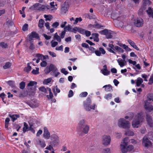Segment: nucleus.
I'll use <instances>...</instances> for the list:
<instances>
[{
	"label": "nucleus",
	"instance_id": "nucleus-1",
	"mask_svg": "<svg viewBox=\"0 0 153 153\" xmlns=\"http://www.w3.org/2000/svg\"><path fill=\"white\" fill-rule=\"evenodd\" d=\"M143 115L142 113L138 114L135 117L132 122V126L134 128H137L138 125L143 122Z\"/></svg>",
	"mask_w": 153,
	"mask_h": 153
},
{
	"label": "nucleus",
	"instance_id": "nucleus-2",
	"mask_svg": "<svg viewBox=\"0 0 153 153\" xmlns=\"http://www.w3.org/2000/svg\"><path fill=\"white\" fill-rule=\"evenodd\" d=\"M118 125L119 126L123 128H129L130 126V123L129 122L123 118H120L119 119Z\"/></svg>",
	"mask_w": 153,
	"mask_h": 153
},
{
	"label": "nucleus",
	"instance_id": "nucleus-3",
	"mask_svg": "<svg viewBox=\"0 0 153 153\" xmlns=\"http://www.w3.org/2000/svg\"><path fill=\"white\" fill-rule=\"evenodd\" d=\"M91 100L89 97L84 101V106L87 111H89L91 109H94L95 105H91Z\"/></svg>",
	"mask_w": 153,
	"mask_h": 153
},
{
	"label": "nucleus",
	"instance_id": "nucleus-4",
	"mask_svg": "<svg viewBox=\"0 0 153 153\" xmlns=\"http://www.w3.org/2000/svg\"><path fill=\"white\" fill-rule=\"evenodd\" d=\"M111 141L110 136L104 135L102 136V144L105 146L109 145Z\"/></svg>",
	"mask_w": 153,
	"mask_h": 153
},
{
	"label": "nucleus",
	"instance_id": "nucleus-5",
	"mask_svg": "<svg viewBox=\"0 0 153 153\" xmlns=\"http://www.w3.org/2000/svg\"><path fill=\"white\" fill-rule=\"evenodd\" d=\"M120 149L122 152L123 153H126L127 152H129L131 151L134 148L133 146L129 145L126 146L123 144H121L120 145Z\"/></svg>",
	"mask_w": 153,
	"mask_h": 153
},
{
	"label": "nucleus",
	"instance_id": "nucleus-6",
	"mask_svg": "<svg viewBox=\"0 0 153 153\" xmlns=\"http://www.w3.org/2000/svg\"><path fill=\"white\" fill-rule=\"evenodd\" d=\"M142 144L146 147H148L152 145L151 142L148 139L146 136H144L143 138Z\"/></svg>",
	"mask_w": 153,
	"mask_h": 153
},
{
	"label": "nucleus",
	"instance_id": "nucleus-7",
	"mask_svg": "<svg viewBox=\"0 0 153 153\" xmlns=\"http://www.w3.org/2000/svg\"><path fill=\"white\" fill-rule=\"evenodd\" d=\"M143 24V20L141 18H137L134 20V24L137 27H142Z\"/></svg>",
	"mask_w": 153,
	"mask_h": 153
},
{
	"label": "nucleus",
	"instance_id": "nucleus-8",
	"mask_svg": "<svg viewBox=\"0 0 153 153\" xmlns=\"http://www.w3.org/2000/svg\"><path fill=\"white\" fill-rule=\"evenodd\" d=\"M69 4L68 2H65L62 6L61 11L62 13H65L67 11L69 8Z\"/></svg>",
	"mask_w": 153,
	"mask_h": 153
},
{
	"label": "nucleus",
	"instance_id": "nucleus-9",
	"mask_svg": "<svg viewBox=\"0 0 153 153\" xmlns=\"http://www.w3.org/2000/svg\"><path fill=\"white\" fill-rule=\"evenodd\" d=\"M29 105L30 107L32 108H35L38 106L39 104L37 102L36 100L32 97Z\"/></svg>",
	"mask_w": 153,
	"mask_h": 153
},
{
	"label": "nucleus",
	"instance_id": "nucleus-10",
	"mask_svg": "<svg viewBox=\"0 0 153 153\" xmlns=\"http://www.w3.org/2000/svg\"><path fill=\"white\" fill-rule=\"evenodd\" d=\"M39 90L45 93H48V92H49V96H53V94L51 92V89L49 88H45L44 87H42L39 88Z\"/></svg>",
	"mask_w": 153,
	"mask_h": 153
},
{
	"label": "nucleus",
	"instance_id": "nucleus-11",
	"mask_svg": "<svg viewBox=\"0 0 153 153\" xmlns=\"http://www.w3.org/2000/svg\"><path fill=\"white\" fill-rule=\"evenodd\" d=\"M120 15L118 12H113L111 14V17L115 21L120 19Z\"/></svg>",
	"mask_w": 153,
	"mask_h": 153
},
{
	"label": "nucleus",
	"instance_id": "nucleus-12",
	"mask_svg": "<svg viewBox=\"0 0 153 153\" xmlns=\"http://www.w3.org/2000/svg\"><path fill=\"white\" fill-rule=\"evenodd\" d=\"M109 30L108 29H105L103 30L100 31L99 33L102 35H103L106 36V38L107 39H111V35H110L109 36L108 35V31Z\"/></svg>",
	"mask_w": 153,
	"mask_h": 153
},
{
	"label": "nucleus",
	"instance_id": "nucleus-13",
	"mask_svg": "<svg viewBox=\"0 0 153 153\" xmlns=\"http://www.w3.org/2000/svg\"><path fill=\"white\" fill-rule=\"evenodd\" d=\"M146 120L148 124L150 127H152L153 126V121L152 119V117L149 115L146 114Z\"/></svg>",
	"mask_w": 153,
	"mask_h": 153
},
{
	"label": "nucleus",
	"instance_id": "nucleus-14",
	"mask_svg": "<svg viewBox=\"0 0 153 153\" xmlns=\"http://www.w3.org/2000/svg\"><path fill=\"white\" fill-rule=\"evenodd\" d=\"M43 135L44 137L47 139H49L50 137V133L47 129L46 127L44 128V131Z\"/></svg>",
	"mask_w": 153,
	"mask_h": 153
},
{
	"label": "nucleus",
	"instance_id": "nucleus-15",
	"mask_svg": "<svg viewBox=\"0 0 153 153\" xmlns=\"http://www.w3.org/2000/svg\"><path fill=\"white\" fill-rule=\"evenodd\" d=\"M108 46L109 47V48H107V50L109 52L115 54L116 53L114 51L115 49L114 48L115 47L114 46V45L112 44H109L108 45Z\"/></svg>",
	"mask_w": 153,
	"mask_h": 153
},
{
	"label": "nucleus",
	"instance_id": "nucleus-16",
	"mask_svg": "<svg viewBox=\"0 0 153 153\" xmlns=\"http://www.w3.org/2000/svg\"><path fill=\"white\" fill-rule=\"evenodd\" d=\"M153 97L150 96V97H147L146 100L144 101V105H145L146 103V104L149 105L150 103L152 102L153 101Z\"/></svg>",
	"mask_w": 153,
	"mask_h": 153
},
{
	"label": "nucleus",
	"instance_id": "nucleus-17",
	"mask_svg": "<svg viewBox=\"0 0 153 153\" xmlns=\"http://www.w3.org/2000/svg\"><path fill=\"white\" fill-rule=\"evenodd\" d=\"M144 106L145 108L147 111L150 112L153 110L152 106L150 104H146V103L145 105H144Z\"/></svg>",
	"mask_w": 153,
	"mask_h": 153
},
{
	"label": "nucleus",
	"instance_id": "nucleus-18",
	"mask_svg": "<svg viewBox=\"0 0 153 153\" xmlns=\"http://www.w3.org/2000/svg\"><path fill=\"white\" fill-rule=\"evenodd\" d=\"M146 8V7L145 6H142L141 8L139 10L138 12V15L140 16L143 15L144 13V11Z\"/></svg>",
	"mask_w": 153,
	"mask_h": 153
},
{
	"label": "nucleus",
	"instance_id": "nucleus-19",
	"mask_svg": "<svg viewBox=\"0 0 153 153\" xmlns=\"http://www.w3.org/2000/svg\"><path fill=\"white\" fill-rule=\"evenodd\" d=\"M12 65V63L9 62H6L3 66V68L5 70L10 68Z\"/></svg>",
	"mask_w": 153,
	"mask_h": 153
},
{
	"label": "nucleus",
	"instance_id": "nucleus-20",
	"mask_svg": "<svg viewBox=\"0 0 153 153\" xmlns=\"http://www.w3.org/2000/svg\"><path fill=\"white\" fill-rule=\"evenodd\" d=\"M81 128H83L82 132L85 134H87L88 131L89 127V126L87 125H85V126H83Z\"/></svg>",
	"mask_w": 153,
	"mask_h": 153
},
{
	"label": "nucleus",
	"instance_id": "nucleus-21",
	"mask_svg": "<svg viewBox=\"0 0 153 153\" xmlns=\"http://www.w3.org/2000/svg\"><path fill=\"white\" fill-rule=\"evenodd\" d=\"M146 11L149 17L153 19V13L152 8L150 7H149L148 10H147Z\"/></svg>",
	"mask_w": 153,
	"mask_h": 153
},
{
	"label": "nucleus",
	"instance_id": "nucleus-22",
	"mask_svg": "<svg viewBox=\"0 0 153 153\" xmlns=\"http://www.w3.org/2000/svg\"><path fill=\"white\" fill-rule=\"evenodd\" d=\"M128 42L131 45V46H132L133 48H135L136 50H139V49L136 46V45H135V43L134 42L132 41V40L128 39Z\"/></svg>",
	"mask_w": 153,
	"mask_h": 153
},
{
	"label": "nucleus",
	"instance_id": "nucleus-23",
	"mask_svg": "<svg viewBox=\"0 0 153 153\" xmlns=\"http://www.w3.org/2000/svg\"><path fill=\"white\" fill-rule=\"evenodd\" d=\"M120 20V19H119L117 21H115V22L117 27H122L123 25V23L121 21H119Z\"/></svg>",
	"mask_w": 153,
	"mask_h": 153
},
{
	"label": "nucleus",
	"instance_id": "nucleus-24",
	"mask_svg": "<svg viewBox=\"0 0 153 153\" xmlns=\"http://www.w3.org/2000/svg\"><path fill=\"white\" fill-rule=\"evenodd\" d=\"M39 37V36L38 34L35 32H33L30 34L29 36V38L30 39L32 40V39L33 38H38Z\"/></svg>",
	"mask_w": 153,
	"mask_h": 153
},
{
	"label": "nucleus",
	"instance_id": "nucleus-25",
	"mask_svg": "<svg viewBox=\"0 0 153 153\" xmlns=\"http://www.w3.org/2000/svg\"><path fill=\"white\" fill-rule=\"evenodd\" d=\"M133 117V113L132 112H130L125 117V118L126 119H129V120H132Z\"/></svg>",
	"mask_w": 153,
	"mask_h": 153
},
{
	"label": "nucleus",
	"instance_id": "nucleus-26",
	"mask_svg": "<svg viewBox=\"0 0 153 153\" xmlns=\"http://www.w3.org/2000/svg\"><path fill=\"white\" fill-rule=\"evenodd\" d=\"M103 88H105V90L107 91H110L112 90V87L111 85H108L104 86Z\"/></svg>",
	"mask_w": 153,
	"mask_h": 153
},
{
	"label": "nucleus",
	"instance_id": "nucleus-27",
	"mask_svg": "<svg viewBox=\"0 0 153 153\" xmlns=\"http://www.w3.org/2000/svg\"><path fill=\"white\" fill-rule=\"evenodd\" d=\"M36 57L38 58V59H41L42 60H43L45 59L46 58L45 56H44L43 55H42L38 53L36 55Z\"/></svg>",
	"mask_w": 153,
	"mask_h": 153
},
{
	"label": "nucleus",
	"instance_id": "nucleus-28",
	"mask_svg": "<svg viewBox=\"0 0 153 153\" xmlns=\"http://www.w3.org/2000/svg\"><path fill=\"white\" fill-rule=\"evenodd\" d=\"M9 117L12 118L13 121V122L14 120L17 119V118L19 117V115L18 114L10 115Z\"/></svg>",
	"mask_w": 153,
	"mask_h": 153
},
{
	"label": "nucleus",
	"instance_id": "nucleus-29",
	"mask_svg": "<svg viewBox=\"0 0 153 153\" xmlns=\"http://www.w3.org/2000/svg\"><path fill=\"white\" fill-rule=\"evenodd\" d=\"M101 71L102 73L105 75H108L110 72L106 68H103Z\"/></svg>",
	"mask_w": 153,
	"mask_h": 153
},
{
	"label": "nucleus",
	"instance_id": "nucleus-30",
	"mask_svg": "<svg viewBox=\"0 0 153 153\" xmlns=\"http://www.w3.org/2000/svg\"><path fill=\"white\" fill-rule=\"evenodd\" d=\"M13 96H0L1 98L2 99L5 103H6V101H9L8 99L10 97H12Z\"/></svg>",
	"mask_w": 153,
	"mask_h": 153
},
{
	"label": "nucleus",
	"instance_id": "nucleus-31",
	"mask_svg": "<svg viewBox=\"0 0 153 153\" xmlns=\"http://www.w3.org/2000/svg\"><path fill=\"white\" fill-rule=\"evenodd\" d=\"M143 81L142 79L140 78H138L136 82L137 86H139L141 84V83L143 82Z\"/></svg>",
	"mask_w": 153,
	"mask_h": 153
},
{
	"label": "nucleus",
	"instance_id": "nucleus-32",
	"mask_svg": "<svg viewBox=\"0 0 153 153\" xmlns=\"http://www.w3.org/2000/svg\"><path fill=\"white\" fill-rule=\"evenodd\" d=\"M53 90L55 95H56L57 93L60 92V90L58 88L57 86H56L55 88H53Z\"/></svg>",
	"mask_w": 153,
	"mask_h": 153
},
{
	"label": "nucleus",
	"instance_id": "nucleus-33",
	"mask_svg": "<svg viewBox=\"0 0 153 153\" xmlns=\"http://www.w3.org/2000/svg\"><path fill=\"white\" fill-rule=\"evenodd\" d=\"M44 23L45 21L43 19H40L39 21L38 26L40 28L42 27H43Z\"/></svg>",
	"mask_w": 153,
	"mask_h": 153
},
{
	"label": "nucleus",
	"instance_id": "nucleus-34",
	"mask_svg": "<svg viewBox=\"0 0 153 153\" xmlns=\"http://www.w3.org/2000/svg\"><path fill=\"white\" fill-rule=\"evenodd\" d=\"M128 142V138L126 137L123 139V142L121 144H123V145H124L125 146H127Z\"/></svg>",
	"mask_w": 153,
	"mask_h": 153
},
{
	"label": "nucleus",
	"instance_id": "nucleus-35",
	"mask_svg": "<svg viewBox=\"0 0 153 153\" xmlns=\"http://www.w3.org/2000/svg\"><path fill=\"white\" fill-rule=\"evenodd\" d=\"M44 17L45 18V20L46 21H51L53 19L52 16L51 15H44Z\"/></svg>",
	"mask_w": 153,
	"mask_h": 153
},
{
	"label": "nucleus",
	"instance_id": "nucleus-36",
	"mask_svg": "<svg viewBox=\"0 0 153 153\" xmlns=\"http://www.w3.org/2000/svg\"><path fill=\"white\" fill-rule=\"evenodd\" d=\"M7 83L12 88H13L16 87L15 83L14 81L11 80H10Z\"/></svg>",
	"mask_w": 153,
	"mask_h": 153
},
{
	"label": "nucleus",
	"instance_id": "nucleus-37",
	"mask_svg": "<svg viewBox=\"0 0 153 153\" xmlns=\"http://www.w3.org/2000/svg\"><path fill=\"white\" fill-rule=\"evenodd\" d=\"M125 134L128 136H133L134 135V133L130 130H128L125 133Z\"/></svg>",
	"mask_w": 153,
	"mask_h": 153
},
{
	"label": "nucleus",
	"instance_id": "nucleus-38",
	"mask_svg": "<svg viewBox=\"0 0 153 153\" xmlns=\"http://www.w3.org/2000/svg\"><path fill=\"white\" fill-rule=\"evenodd\" d=\"M85 123V120H81L79 123V128L81 129L83 126H85L84 124Z\"/></svg>",
	"mask_w": 153,
	"mask_h": 153
},
{
	"label": "nucleus",
	"instance_id": "nucleus-39",
	"mask_svg": "<svg viewBox=\"0 0 153 153\" xmlns=\"http://www.w3.org/2000/svg\"><path fill=\"white\" fill-rule=\"evenodd\" d=\"M143 3L142 6H145L146 7V5H149L151 3V1L149 0H143Z\"/></svg>",
	"mask_w": 153,
	"mask_h": 153
},
{
	"label": "nucleus",
	"instance_id": "nucleus-40",
	"mask_svg": "<svg viewBox=\"0 0 153 153\" xmlns=\"http://www.w3.org/2000/svg\"><path fill=\"white\" fill-rule=\"evenodd\" d=\"M102 153H111L110 148H107L103 149Z\"/></svg>",
	"mask_w": 153,
	"mask_h": 153
},
{
	"label": "nucleus",
	"instance_id": "nucleus-41",
	"mask_svg": "<svg viewBox=\"0 0 153 153\" xmlns=\"http://www.w3.org/2000/svg\"><path fill=\"white\" fill-rule=\"evenodd\" d=\"M19 85L20 88L23 90L24 89L25 87V82L22 81L20 83Z\"/></svg>",
	"mask_w": 153,
	"mask_h": 153
},
{
	"label": "nucleus",
	"instance_id": "nucleus-42",
	"mask_svg": "<svg viewBox=\"0 0 153 153\" xmlns=\"http://www.w3.org/2000/svg\"><path fill=\"white\" fill-rule=\"evenodd\" d=\"M114 48L116 50L119 52L121 53H123L124 52L123 50L121 48L118 47V46H115Z\"/></svg>",
	"mask_w": 153,
	"mask_h": 153
},
{
	"label": "nucleus",
	"instance_id": "nucleus-43",
	"mask_svg": "<svg viewBox=\"0 0 153 153\" xmlns=\"http://www.w3.org/2000/svg\"><path fill=\"white\" fill-rule=\"evenodd\" d=\"M54 38L59 42H60L61 41V38L60 36L57 34V33H56L54 34Z\"/></svg>",
	"mask_w": 153,
	"mask_h": 153
},
{
	"label": "nucleus",
	"instance_id": "nucleus-44",
	"mask_svg": "<svg viewBox=\"0 0 153 153\" xmlns=\"http://www.w3.org/2000/svg\"><path fill=\"white\" fill-rule=\"evenodd\" d=\"M51 79H52L51 78H49L45 79L44 80L43 83L44 84H48V83L51 82Z\"/></svg>",
	"mask_w": 153,
	"mask_h": 153
},
{
	"label": "nucleus",
	"instance_id": "nucleus-45",
	"mask_svg": "<svg viewBox=\"0 0 153 153\" xmlns=\"http://www.w3.org/2000/svg\"><path fill=\"white\" fill-rule=\"evenodd\" d=\"M89 26L91 27H93L94 28H100L101 27H103L102 26H101L100 25L98 24H96L92 25H89Z\"/></svg>",
	"mask_w": 153,
	"mask_h": 153
},
{
	"label": "nucleus",
	"instance_id": "nucleus-46",
	"mask_svg": "<svg viewBox=\"0 0 153 153\" xmlns=\"http://www.w3.org/2000/svg\"><path fill=\"white\" fill-rule=\"evenodd\" d=\"M117 62L119 63V65L120 66L122 67L124 66V64L123 63V60L122 59H119L117 60Z\"/></svg>",
	"mask_w": 153,
	"mask_h": 153
},
{
	"label": "nucleus",
	"instance_id": "nucleus-47",
	"mask_svg": "<svg viewBox=\"0 0 153 153\" xmlns=\"http://www.w3.org/2000/svg\"><path fill=\"white\" fill-rule=\"evenodd\" d=\"M39 68H36V70L33 69L32 71V73L33 74H39Z\"/></svg>",
	"mask_w": 153,
	"mask_h": 153
},
{
	"label": "nucleus",
	"instance_id": "nucleus-48",
	"mask_svg": "<svg viewBox=\"0 0 153 153\" xmlns=\"http://www.w3.org/2000/svg\"><path fill=\"white\" fill-rule=\"evenodd\" d=\"M24 127L23 128V132L24 133H25L27 131V130L28 128V125L25 122L24 123Z\"/></svg>",
	"mask_w": 153,
	"mask_h": 153
},
{
	"label": "nucleus",
	"instance_id": "nucleus-49",
	"mask_svg": "<svg viewBox=\"0 0 153 153\" xmlns=\"http://www.w3.org/2000/svg\"><path fill=\"white\" fill-rule=\"evenodd\" d=\"M31 69V67L29 65V63H28L27 64V67L25 68L24 70L25 71H26L27 72H28L29 71H30Z\"/></svg>",
	"mask_w": 153,
	"mask_h": 153
},
{
	"label": "nucleus",
	"instance_id": "nucleus-50",
	"mask_svg": "<svg viewBox=\"0 0 153 153\" xmlns=\"http://www.w3.org/2000/svg\"><path fill=\"white\" fill-rule=\"evenodd\" d=\"M29 41L30 42V46L29 47V48L30 49L33 50L35 48L34 45L33 44V41L31 39H30Z\"/></svg>",
	"mask_w": 153,
	"mask_h": 153
},
{
	"label": "nucleus",
	"instance_id": "nucleus-51",
	"mask_svg": "<svg viewBox=\"0 0 153 153\" xmlns=\"http://www.w3.org/2000/svg\"><path fill=\"white\" fill-rule=\"evenodd\" d=\"M82 21V19L81 17L76 18L75 20V22L73 23L74 25L76 24L79 21L81 22Z\"/></svg>",
	"mask_w": 153,
	"mask_h": 153
},
{
	"label": "nucleus",
	"instance_id": "nucleus-52",
	"mask_svg": "<svg viewBox=\"0 0 153 153\" xmlns=\"http://www.w3.org/2000/svg\"><path fill=\"white\" fill-rule=\"evenodd\" d=\"M28 25L27 24H25L23 26L22 30L23 31H25L28 30Z\"/></svg>",
	"mask_w": 153,
	"mask_h": 153
},
{
	"label": "nucleus",
	"instance_id": "nucleus-53",
	"mask_svg": "<svg viewBox=\"0 0 153 153\" xmlns=\"http://www.w3.org/2000/svg\"><path fill=\"white\" fill-rule=\"evenodd\" d=\"M28 94L29 95H33L34 94V92H35V89L34 88L33 89H31V91H29V90H28Z\"/></svg>",
	"mask_w": 153,
	"mask_h": 153
},
{
	"label": "nucleus",
	"instance_id": "nucleus-54",
	"mask_svg": "<svg viewBox=\"0 0 153 153\" xmlns=\"http://www.w3.org/2000/svg\"><path fill=\"white\" fill-rule=\"evenodd\" d=\"M40 6L39 7L38 9L39 10H44L46 9V6L41 4Z\"/></svg>",
	"mask_w": 153,
	"mask_h": 153
},
{
	"label": "nucleus",
	"instance_id": "nucleus-55",
	"mask_svg": "<svg viewBox=\"0 0 153 153\" xmlns=\"http://www.w3.org/2000/svg\"><path fill=\"white\" fill-rule=\"evenodd\" d=\"M0 46L2 48H6L7 47V45L4 42H1L0 43Z\"/></svg>",
	"mask_w": 153,
	"mask_h": 153
},
{
	"label": "nucleus",
	"instance_id": "nucleus-56",
	"mask_svg": "<svg viewBox=\"0 0 153 153\" xmlns=\"http://www.w3.org/2000/svg\"><path fill=\"white\" fill-rule=\"evenodd\" d=\"M71 26L70 25H68L67 26L65 27L64 28V30L65 32L66 31H70L71 30Z\"/></svg>",
	"mask_w": 153,
	"mask_h": 153
},
{
	"label": "nucleus",
	"instance_id": "nucleus-57",
	"mask_svg": "<svg viewBox=\"0 0 153 153\" xmlns=\"http://www.w3.org/2000/svg\"><path fill=\"white\" fill-rule=\"evenodd\" d=\"M37 82L34 81H31L28 84V86H33L34 84H36Z\"/></svg>",
	"mask_w": 153,
	"mask_h": 153
},
{
	"label": "nucleus",
	"instance_id": "nucleus-58",
	"mask_svg": "<svg viewBox=\"0 0 153 153\" xmlns=\"http://www.w3.org/2000/svg\"><path fill=\"white\" fill-rule=\"evenodd\" d=\"M40 145L43 148L45 146V144L44 141L39 140Z\"/></svg>",
	"mask_w": 153,
	"mask_h": 153
},
{
	"label": "nucleus",
	"instance_id": "nucleus-59",
	"mask_svg": "<svg viewBox=\"0 0 153 153\" xmlns=\"http://www.w3.org/2000/svg\"><path fill=\"white\" fill-rule=\"evenodd\" d=\"M59 25V23L57 22H55L52 25V26L54 28H56Z\"/></svg>",
	"mask_w": 153,
	"mask_h": 153
},
{
	"label": "nucleus",
	"instance_id": "nucleus-60",
	"mask_svg": "<svg viewBox=\"0 0 153 153\" xmlns=\"http://www.w3.org/2000/svg\"><path fill=\"white\" fill-rule=\"evenodd\" d=\"M49 100H51V101L54 102H56V100L55 99L53 98V96H47Z\"/></svg>",
	"mask_w": 153,
	"mask_h": 153
},
{
	"label": "nucleus",
	"instance_id": "nucleus-61",
	"mask_svg": "<svg viewBox=\"0 0 153 153\" xmlns=\"http://www.w3.org/2000/svg\"><path fill=\"white\" fill-rule=\"evenodd\" d=\"M61 71L62 73L64 74L65 75H66L68 73V72L66 71L65 69L64 68L61 69Z\"/></svg>",
	"mask_w": 153,
	"mask_h": 153
},
{
	"label": "nucleus",
	"instance_id": "nucleus-62",
	"mask_svg": "<svg viewBox=\"0 0 153 153\" xmlns=\"http://www.w3.org/2000/svg\"><path fill=\"white\" fill-rule=\"evenodd\" d=\"M7 24L9 25L12 26L13 25V22L10 21L7 19Z\"/></svg>",
	"mask_w": 153,
	"mask_h": 153
},
{
	"label": "nucleus",
	"instance_id": "nucleus-63",
	"mask_svg": "<svg viewBox=\"0 0 153 153\" xmlns=\"http://www.w3.org/2000/svg\"><path fill=\"white\" fill-rule=\"evenodd\" d=\"M47 62L45 61H43L40 64V65L42 67H45L47 65Z\"/></svg>",
	"mask_w": 153,
	"mask_h": 153
},
{
	"label": "nucleus",
	"instance_id": "nucleus-64",
	"mask_svg": "<svg viewBox=\"0 0 153 153\" xmlns=\"http://www.w3.org/2000/svg\"><path fill=\"white\" fill-rule=\"evenodd\" d=\"M79 32L82 34H84L85 33V30L82 28H79Z\"/></svg>",
	"mask_w": 153,
	"mask_h": 153
}]
</instances>
